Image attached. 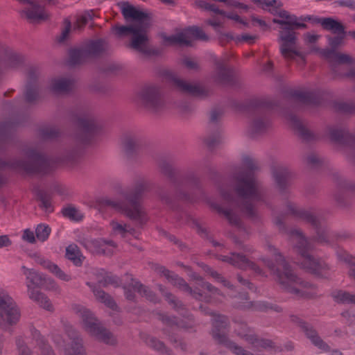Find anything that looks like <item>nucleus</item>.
<instances>
[{
  "mask_svg": "<svg viewBox=\"0 0 355 355\" xmlns=\"http://www.w3.org/2000/svg\"><path fill=\"white\" fill-rule=\"evenodd\" d=\"M246 169L241 170L234 175V190L237 195L235 198L230 191L220 189V193L226 206L209 202L210 206L219 214L223 215L229 223L238 228H243V223L236 214L239 210L248 218L258 221L259 216L252 201L261 202L270 207L268 201V189L257 180L254 171L257 166L252 159L246 157L243 159Z\"/></svg>",
  "mask_w": 355,
  "mask_h": 355,
  "instance_id": "1",
  "label": "nucleus"
},
{
  "mask_svg": "<svg viewBox=\"0 0 355 355\" xmlns=\"http://www.w3.org/2000/svg\"><path fill=\"white\" fill-rule=\"evenodd\" d=\"M19 121H6L0 122V187L7 182V178L3 174L6 170H19L30 174L45 175L52 171L53 164L51 159L38 152L32 147L24 148L23 154L27 159L20 158L6 159L2 155L12 141L13 134Z\"/></svg>",
  "mask_w": 355,
  "mask_h": 355,
  "instance_id": "2",
  "label": "nucleus"
},
{
  "mask_svg": "<svg viewBox=\"0 0 355 355\" xmlns=\"http://www.w3.org/2000/svg\"><path fill=\"white\" fill-rule=\"evenodd\" d=\"M160 172L166 176L175 189V195H171L164 189L158 191L160 201L168 209L176 210L178 208V200L187 202H195L199 200L195 192L203 194L200 180L193 171L180 175L173 167V160L167 157H162L157 162Z\"/></svg>",
  "mask_w": 355,
  "mask_h": 355,
  "instance_id": "3",
  "label": "nucleus"
},
{
  "mask_svg": "<svg viewBox=\"0 0 355 355\" xmlns=\"http://www.w3.org/2000/svg\"><path fill=\"white\" fill-rule=\"evenodd\" d=\"M71 120L76 130L73 144L67 147L59 157L63 162H73L83 154L85 146L103 131V123L93 112L86 107H79L71 112Z\"/></svg>",
  "mask_w": 355,
  "mask_h": 355,
  "instance_id": "4",
  "label": "nucleus"
},
{
  "mask_svg": "<svg viewBox=\"0 0 355 355\" xmlns=\"http://www.w3.org/2000/svg\"><path fill=\"white\" fill-rule=\"evenodd\" d=\"M148 190L149 183L143 179L139 180L133 187L121 193V199L103 197L96 200V205L100 210L113 209L141 227L148 220L142 198L144 193Z\"/></svg>",
  "mask_w": 355,
  "mask_h": 355,
  "instance_id": "5",
  "label": "nucleus"
},
{
  "mask_svg": "<svg viewBox=\"0 0 355 355\" xmlns=\"http://www.w3.org/2000/svg\"><path fill=\"white\" fill-rule=\"evenodd\" d=\"M269 249L275 261L269 259H263V261L285 291L299 298L310 299L318 295V290L314 284L298 277L275 248L269 246Z\"/></svg>",
  "mask_w": 355,
  "mask_h": 355,
  "instance_id": "6",
  "label": "nucleus"
},
{
  "mask_svg": "<svg viewBox=\"0 0 355 355\" xmlns=\"http://www.w3.org/2000/svg\"><path fill=\"white\" fill-rule=\"evenodd\" d=\"M284 216H277L274 218V223L279 230L290 235L295 239V248L302 257L301 266L307 272L322 278H327L329 276L330 268L329 265L322 260L309 254V252L313 249V243L306 239L300 230H288L284 222Z\"/></svg>",
  "mask_w": 355,
  "mask_h": 355,
  "instance_id": "7",
  "label": "nucleus"
},
{
  "mask_svg": "<svg viewBox=\"0 0 355 355\" xmlns=\"http://www.w3.org/2000/svg\"><path fill=\"white\" fill-rule=\"evenodd\" d=\"M288 214L310 224L315 231V236L311 240L322 245H330L336 234L327 225H324L321 218L316 216L311 210L298 209L292 202L286 205Z\"/></svg>",
  "mask_w": 355,
  "mask_h": 355,
  "instance_id": "8",
  "label": "nucleus"
},
{
  "mask_svg": "<svg viewBox=\"0 0 355 355\" xmlns=\"http://www.w3.org/2000/svg\"><path fill=\"white\" fill-rule=\"evenodd\" d=\"M248 111L254 117L250 124V134L254 137L266 132L271 125L270 114L275 108V103L263 98L251 99L247 104Z\"/></svg>",
  "mask_w": 355,
  "mask_h": 355,
  "instance_id": "9",
  "label": "nucleus"
},
{
  "mask_svg": "<svg viewBox=\"0 0 355 355\" xmlns=\"http://www.w3.org/2000/svg\"><path fill=\"white\" fill-rule=\"evenodd\" d=\"M73 310L82 318L85 329L90 335L107 345L116 343L112 334L102 325L89 309L81 305H75Z\"/></svg>",
  "mask_w": 355,
  "mask_h": 355,
  "instance_id": "10",
  "label": "nucleus"
},
{
  "mask_svg": "<svg viewBox=\"0 0 355 355\" xmlns=\"http://www.w3.org/2000/svg\"><path fill=\"white\" fill-rule=\"evenodd\" d=\"M193 277L198 281L197 286L194 288H192L183 278L174 273L168 281L182 291L190 294L197 300L204 301L205 302H209L211 301L210 295L204 293L202 289L207 290L212 295H222L221 292L217 288L210 283L205 282L199 275L194 274Z\"/></svg>",
  "mask_w": 355,
  "mask_h": 355,
  "instance_id": "11",
  "label": "nucleus"
},
{
  "mask_svg": "<svg viewBox=\"0 0 355 355\" xmlns=\"http://www.w3.org/2000/svg\"><path fill=\"white\" fill-rule=\"evenodd\" d=\"M141 105L153 114H159L167 108L164 94L158 85L148 84L144 85L138 94Z\"/></svg>",
  "mask_w": 355,
  "mask_h": 355,
  "instance_id": "12",
  "label": "nucleus"
},
{
  "mask_svg": "<svg viewBox=\"0 0 355 355\" xmlns=\"http://www.w3.org/2000/svg\"><path fill=\"white\" fill-rule=\"evenodd\" d=\"M158 319L166 327L162 329V332L165 334L170 342L175 345V347H180L181 350L186 351L187 344L180 339L174 333V329H189L193 327V320L192 315H187L189 321L180 320L175 316L168 315L164 313H159L157 314Z\"/></svg>",
  "mask_w": 355,
  "mask_h": 355,
  "instance_id": "13",
  "label": "nucleus"
},
{
  "mask_svg": "<svg viewBox=\"0 0 355 355\" xmlns=\"http://www.w3.org/2000/svg\"><path fill=\"white\" fill-rule=\"evenodd\" d=\"M280 26L282 30L279 32L278 42L280 43L279 51L282 55L286 60L300 57L304 62L301 53L296 50V33L289 26Z\"/></svg>",
  "mask_w": 355,
  "mask_h": 355,
  "instance_id": "14",
  "label": "nucleus"
},
{
  "mask_svg": "<svg viewBox=\"0 0 355 355\" xmlns=\"http://www.w3.org/2000/svg\"><path fill=\"white\" fill-rule=\"evenodd\" d=\"M329 136L331 141L346 147L345 153L347 159L355 164V136L345 128H329Z\"/></svg>",
  "mask_w": 355,
  "mask_h": 355,
  "instance_id": "15",
  "label": "nucleus"
},
{
  "mask_svg": "<svg viewBox=\"0 0 355 355\" xmlns=\"http://www.w3.org/2000/svg\"><path fill=\"white\" fill-rule=\"evenodd\" d=\"M21 316L14 300L7 293H0V318L8 325L16 324Z\"/></svg>",
  "mask_w": 355,
  "mask_h": 355,
  "instance_id": "16",
  "label": "nucleus"
},
{
  "mask_svg": "<svg viewBox=\"0 0 355 355\" xmlns=\"http://www.w3.org/2000/svg\"><path fill=\"white\" fill-rule=\"evenodd\" d=\"M290 320L293 324L300 328L306 337L310 340L315 347L324 352L331 351L330 346L321 338L318 331L311 324L297 315H291Z\"/></svg>",
  "mask_w": 355,
  "mask_h": 355,
  "instance_id": "17",
  "label": "nucleus"
},
{
  "mask_svg": "<svg viewBox=\"0 0 355 355\" xmlns=\"http://www.w3.org/2000/svg\"><path fill=\"white\" fill-rule=\"evenodd\" d=\"M38 76L39 70L37 67L31 66L28 69L24 98L25 101L29 104H34L40 99Z\"/></svg>",
  "mask_w": 355,
  "mask_h": 355,
  "instance_id": "18",
  "label": "nucleus"
},
{
  "mask_svg": "<svg viewBox=\"0 0 355 355\" xmlns=\"http://www.w3.org/2000/svg\"><path fill=\"white\" fill-rule=\"evenodd\" d=\"M218 259L243 270L250 268L257 274L262 272L261 269L242 252H233L230 255H220Z\"/></svg>",
  "mask_w": 355,
  "mask_h": 355,
  "instance_id": "19",
  "label": "nucleus"
},
{
  "mask_svg": "<svg viewBox=\"0 0 355 355\" xmlns=\"http://www.w3.org/2000/svg\"><path fill=\"white\" fill-rule=\"evenodd\" d=\"M23 274L26 276V286L30 285L31 288L39 287L46 289H51L54 288L55 282L51 277H48L34 269H30L25 266L21 268Z\"/></svg>",
  "mask_w": 355,
  "mask_h": 355,
  "instance_id": "20",
  "label": "nucleus"
},
{
  "mask_svg": "<svg viewBox=\"0 0 355 355\" xmlns=\"http://www.w3.org/2000/svg\"><path fill=\"white\" fill-rule=\"evenodd\" d=\"M143 146L141 137L135 132H126L121 137V147L129 159L135 157Z\"/></svg>",
  "mask_w": 355,
  "mask_h": 355,
  "instance_id": "21",
  "label": "nucleus"
},
{
  "mask_svg": "<svg viewBox=\"0 0 355 355\" xmlns=\"http://www.w3.org/2000/svg\"><path fill=\"white\" fill-rule=\"evenodd\" d=\"M230 328V321L226 315L217 314L212 319L211 336L214 340L221 344L229 338L227 332Z\"/></svg>",
  "mask_w": 355,
  "mask_h": 355,
  "instance_id": "22",
  "label": "nucleus"
},
{
  "mask_svg": "<svg viewBox=\"0 0 355 355\" xmlns=\"http://www.w3.org/2000/svg\"><path fill=\"white\" fill-rule=\"evenodd\" d=\"M121 12L127 20L132 19L135 21L134 24H150V17L147 13L137 10L135 6L128 2L121 3Z\"/></svg>",
  "mask_w": 355,
  "mask_h": 355,
  "instance_id": "23",
  "label": "nucleus"
},
{
  "mask_svg": "<svg viewBox=\"0 0 355 355\" xmlns=\"http://www.w3.org/2000/svg\"><path fill=\"white\" fill-rule=\"evenodd\" d=\"M215 81L223 85H232L234 82V71L233 68L227 65L225 60H216Z\"/></svg>",
  "mask_w": 355,
  "mask_h": 355,
  "instance_id": "24",
  "label": "nucleus"
},
{
  "mask_svg": "<svg viewBox=\"0 0 355 355\" xmlns=\"http://www.w3.org/2000/svg\"><path fill=\"white\" fill-rule=\"evenodd\" d=\"M272 176L281 194H286L293 176L291 171L286 167L277 166L272 170Z\"/></svg>",
  "mask_w": 355,
  "mask_h": 355,
  "instance_id": "25",
  "label": "nucleus"
},
{
  "mask_svg": "<svg viewBox=\"0 0 355 355\" xmlns=\"http://www.w3.org/2000/svg\"><path fill=\"white\" fill-rule=\"evenodd\" d=\"M238 300L241 301H234L233 306L238 309H252L259 311H267L270 308V303L263 301L251 302L249 300V296L247 293H240Z\"/></svg>",
  "mask_w": 355,
  "mask_h": 355,
  "instance_id": "26",
  "label": "nucleus"
},
{
  "mask_svg": "<svg viewBox=\"0 0 355 355\" xmlns=\"http://www.w3.org/2000/svg\"><path fill=\"white\" fill-rule=\"evenodd\" d=\"M65 331L71 340V347L66 350V355H85L83 339L76 329L70 324H66Z\"/></svg>",
  "mask_w": 355,
  "mask_h": 355,
  "instance_id": "27",
  "label": "nucleus"
},
{
  "mask_svg": "<svg viewBox=\"0 0 355 355\" xmlns=\"http://www.w3.org/2000/svg\"><path fill=\"white\" fill-rule=\"evenodd\" d=\"M173 80L177 88L183 93L199 98H205L209 94V90L204 86L191 85L178 78H174Z\"/></svg>",
  "mask_w": 355,
  "mask_h": 355,
  "instance_id": "28",
  "label": "nucleus"
},
{
  "mask_svg": "<svg viewBox=\"0 0 355 355\" xmlns=\"http://www.w3.org/2000/svg\"><path fill=\"white\" fill-rule=\"evenodd\" d=\"M355 191V183L345 179H340L337 184V190L334 199L337 204L342 207L348 205L347 196L349 192Z\"/></svg>",
  "mask_w": 355,
  "mask_h": 355,
  "instance_id": "29",
  "label": "nucleus"
},
{
  "mask_svg": "<svg viewBox=\"0 0 355 355\" xmlns=\"http://www.w3.org/2000/svg\"><path fill=\"white\" fill-rule=\"evenodd\" d=\"M150 26V24H137L135 31L132 33L131 47L146 54L150 53L146 49L143 48V45L147 42L148 37L146 34V29Z\"/></svg>",
  "mask_w": 355,
  "mask_h": 355,
  "instance_id": "30",
  "label": "nucleus"
},
{
  "mask_svg": "<svg viewBox=\"0 0 355 355\" xmlns=\"http://www.w3.org/2000/svg\"><path fill=\"white\" fill-rule=\"evenodd\" d=\"M289 96L303 104L307 105H318L321 102V98L318 92H302L299 90H291Z\"/></svg>",
  "mask_w": 355,
  "mask_h": 355,
  "instance_id": "31",
  "label": "nucleus"
},
{
  "mask_svg": "<svg viewBox=\"0 0 355 355\" xmlns=\"http://www.w3.org/2000/svg\"><path fill=\"white\" fill-rule=\"evenodd\" d=\"M89 58L101 57L107 50V43L103 39L90 40L83 46Z\"/></svg>",
  "mask_w": 355,
  "mask_h": 355,
  "instance_id": "32",
  "label": "nucleus"
},
{
  "mask_svg": "<svg viewBox=\"0 0 355 355\" xmlns=\"http://www.w3.org/2000/svg\"><path fill=\"white\" fill-rule=\"evenodd\" d=\"M313 21L320 24L324 30L333 34L346 33L345 26L332 17H315Z\"/></svg>",
  "mask_w": 355,
  "mask_h": 355,
  "instance_id": "33",
  "label": "nucleus"
},
{
  "mask_svg": "<svg viewBox=\"0 0 355 355\" xmlns=\"http://www.w3.org/2000/svg\"><path fill=\"white\" fill-rule=\"evenodd\" d=\"M74 86V80L65 77H57L51 79L49 88L55 94H65L71 91Z\"/></svg>",
  "mask_w": 355,
  "mask_h": 355,
  "instance_id": "34",
  "label": "nucleus"
},
{
  "mask_svg": "<svg viewBox=\"0 0 355 355\" xmlns=\"http://www.w3.org/2000/svg\"><path fill=\"white\" fill-rule=\"evenodd\" d=\"M35 261L38 264L41 265L44 269L48 270L50 272L53 274L60 280L69 282L71 279L70 275L65 273L57 264L53 263L50 260L38 256L36 257Z\"/></svg>",
  "mask_w": 355,
  "mask_h": 355,
  "instance_id": "35",
  "label": "nucleus"
},
{
  "mask_svg": "<svg viewBox=\"0 0 355 355\" xmlns=\"http://www.w3.org/2000/svg\"><path fill=\"white\" fill-rule=\"evenodd\" d=\"M286 118L304 140L310 141L317 139L316 136L303 125L297 116L293 114H289Z\"/></svg>",
  "mask_w": 355,
  "mask_h": 355,
  "instance_id": "36",
  "label": "nucleus"
},
{
  "mask_svg": "<svg viewBox=\"0 0 355 355\" xmlns=\"http://www.w3.org/2000/svg\"><path fill=\"white\" fill-rule=\"evenodd\" d=\"M31 334L33 340L40 351V355H55L51 347L49 345L44 337L35 327H31Z\"/></svg>",
  "mask_w": 355,
  "mask_h": 355,
  "instance_id": "37",
  "label": "nucleus"
},
{
  "mask_svg": "<svg viewBox=\"0 0 355 355\" xmlns=\"http://www.w3.org/2000/svg\"><path fill=\"white\" fill-rule=\"evenodd\" d=\"M68 55L67 62L70 67L83 64L89 60L83 46L69 49Z\"/></svg>",
  "mask_w": 355,
  "mask_h": 355,
  "instance_id": "38",
  "label": "nucleus"
},
{
  "mask_svg": "<svg viewBox=\"0 0 355 355\" xmlns=\"http://www.w3.org/2000/svg\"><path fill=\"white\" fill-rule=\"evenodd\" d=\"M28 295L31 300L37 302L44 309L49 311L53 310V305L49 299L44 293L36 290L35 288H31L30 285H28Z\"/></svg>",
  "mask_w": 355,
  "mask_h": 355,
  "instance_id": "39",
  "label": "nucleus"
},
{
  "mask_svg": "<svg viewBox=\"0 0 355 355\" xmlns=\"http://www.w3.org/2000/svg\"><path fill=\"white\" fill-rule=\"evenodd\" d=\"M87 284L92 289L95 297L98 301L104 303L105 305L112 310H116L117 309L116 302L109 294L89 282H87Z\"/></svg>",
  "mask_w": 355,
  "mask_h": 355,
  "instance_id": "40",
  "label": "nucleus"
},
{
  "mask_svg": "<svg viewBox=\"0 0 355 355\" xmlns=\"http://www.w3.org/2000/svg\"><path fill=\"white\" fill-rule=\"evenodd\" d=\"M187 36V39L189 42V44L186 45V46H191L193 45L192 39L201 40V41H208L209 37L203 31V30L198 26H190L184 30L183 32Z\"/></svg>",
  "mask_w": 355,
  "mask_h": 355,
  "instance_id": "41",
  "label": "nucleus"
},
{
  "mask_svg": "<svg viewBox=\"0 0 355 355\" xmlns=\"http://www.w3.org/2000/svg\"><path fill=\"white\" fill-rule=\"evenodd\" d=\"M65 257L76 266H80L83 264L84 257L79 248L75 244H71L66 248Z\"/></svg>",
  "mask_w": 355,
  "mask_h": 355,
  "instance_id": "42",
  "label": "nucleus"
},
{
  "mask_svg": "<svg viewBox=\"0 0 355 355\" xmlns=\"http://www.w3.org/2000/svg\"><path fill=\"white\" fill-rule=\"evenodd\" d=\"M246 341L252 346L260 350L261 349H271L275 347V343L270 339L259 338L256 335L253 336H248Z\"/></svg>",
  "mask_w": 355,
  "mask_h": 355,
  "instance_id": "43",
  "label": "nucleus"
},
{
  "mask_svg": "<svg viewBox=\"0 0 355 355\" xmlns=\"http://www.w3.org/2000/svg\"><path fill=\"white\" fill-rule=\"evenodd\" d=\"M37 200L40 201L39 207L46 212H53L52 196L44 190H39L37 193Z\"/></svg>",
  "mask_w": 355,
  "mask_h": 355,
  "instance_id": "44",
  "label": "nucleus"
},
{
  "mask_svg": "<svg viewBox=\"0 0 355 355\" xmlns=\"http://www.w3.org/2000/svg\"><path fill=\"white\" fill-rule=\"evenodd\" d=\"M147 345L162 355H171L172 350L167 347L164 342L155 337H150L146 339Z\"/></svg>",
  "mask_w": 355,
  "mask_h": 355,
  "instance_id": "45",
  "label": "nucleus"
},
{
  "mask_svg": "<svg viewBox=\"0 0 355 355\" xmlns=\"http://www.w3.org/2000/svg\"><path fill=\"white\" fill-rule=\"evenodd\" d=\"M132 286L135 290H137V292L139 293L141 295L146 297V298L156 304L159 302L158 297L156 294L152 291L148 287L144 286L139 282H135V284H132Z\"/></svg>",
  "mask_w": 355,
  "mask_h": 355,
  "instance_id": "46",
  "label": "nucleus"
},
{
  "mask_svg": "<svg viewBox=\"0 0 355 355\" xmlns=\"http://www.w3.org/2000/svg\"><path fill=\"white\" fill-rule=\"evenodd\" d=\"M159 291L165 297L168 302L173 306V308L177 311H185L183 303L176 298L172 293L166 291V288L162 285L159 286Z\"/></svg>",
  "mask_w": 355,
  "mask_h": 355,
  "instance_id": "47",
  "label": "nucleus"
},
{
  "mask_svg": "<svg viewBox=\"0 0 355 355\" xmlns=\"http://www.w3.org/2000/svg\"><path fill=\"white\" fill-rule=\"evenodd\" d=\"M112 232L114 234H119L124 238L127 234H132L135 229L127 224H121L116 220H112L110 223Z\"/></svg>",
  "mask_w": 355,
  "mask_h": 355,
  "instance_id": "48",
  "label": "nucleus"
},
{
  "mask_svg": "<svg viewBox=\"0 0 355 355\" xmlns=\"http://www.w3.org/2000/svg\"><path fill=\"white\" fill-rule=\"evenodd\" d=\"M253 3L261 5L263 9H266L265 7H271L268 10L269 12L275 16H278V13L279 12V8H281L283 4L282 2H277V0H251Z\"/></svg>",
  "mask_w": 355,
  "mask_h": 355,
  "instance_id": "49",
  "label": "nucleus"
},
{
  "mask_svg": "<svg viewBox=\"0 0 355 355\" xmlns=\"http://www.w3.org/2000/svg\"><path fill=\"white\" fill-rule=\"evenodd\" d=\"M62 214L64 217L75 222L82 220L84 217L81 211L72 205L62 208Z\"/></svg>",
  "mask_w": 355,
  "mask_h": 355,
  "instance_id": "50",
  "label": "nucleus"
},
{
  "mask_svg": "<svg viewBox=\"0 0 355 355\" xmlns=\"http://www.w3.org/2000/svg\"><path fill=\"white\" fill-rule=\"evenodd\" d=\"M40 136L44 140H53L58 138L61 132L55 126H45L40 129Z\"/></svg>",
  "mask_w": 355,
  "mask_h": 355,
  "instance_id": "51",
  "label": "nucleus"
},
{
  "mask_svg": "<svg viewBox=\"0 0 355 355\" xmlns=\"http://www.w3.org/2000/svg\"><path fill=\"white\" fill-rule=\"evenodd\" d=\"M187 35L182 33H178L177 35L167 36L166 35H163V40L164 42L168 43L171 44H179L180 45L185 46L189 44V41L187 39Z\"/></svg>",
  "mask_w": 355,
  "mask_h": 355,
  "instance_id": "52",
  "label": "nucleus"
},
{
  "mask_svg": "<svg viewBox=\"0 0 355 355\" xmlns=\"http://www.w3.org/2000/svg\"><path fill=\"white\" fill-rule=\"evenodd\" d=\"M220 345L230 349L236 355H254L251 352L247 351L242 347L236 345V343L232 341L229 338L227 340V341H224Z\"/></svg>",
  "mask_w": 355,
  "mask_h": 355,
  "instance_id": "53",
  "label": "nucleus"
},
{
  "mask_svg": "<svg viewBox=\"0 0 355 355\" xmlns=\"http://www.w3.org/2000/svg\"><path fill=\"white\" fill-rule=\"evenodd\" d=\"M222 141V137L219 130L216 132L209 134L205 139V143L209 149H214Z\"/></svg>",
  "mask_w": 355,
  "mask_h": 355,
  "instance_id": "54",
  "label": "nucleus"
},
{
  "mask_svg": "<svg viewBox=\"0 0 355 355\" xmlns=\"http://www.w3.org/2000/svg\"><path fill=\"white\" fill-rule=\"evenodd\" d=\"M234 322H236L237 324L236 327L235 328V332L238 336L246 340V338L248 336H254L253 334H250L251 329L245 322H238L236 320H234Z\"/></svg>",
  "mask_w": 355,
  "mask_h": 355,
  "instance_id": "55",
  "label": "nucleus"
},
{
  "mask_svg": "<svg viewBox=\"0 0 355 355\" xmlns=\"http://www.w3.org/2000/svg\"><path fill=\"white\" fill-rule=\"evenodd\" d=\"M102 275V278L98 280L100 286H107V285H117L119 279L116 276L112 275L110 272L102 270L100 273Z\"/></svg>",
  "mask_w": 355,
  "mask_h": 355,
  "instance_id": "56",
  "label": "nucleus"
},
{
  "mask_svg": "<svg viewBox=\"0 0 355 355\" xmlns=\"http://www.w3.org/2000/svg\"><path fill=\"white\" fill-rule=\"evenodd\" d=\"M51 228L44 224H40L35 229V235L37 239L42 242L46 241L50 235Z\"/></svg>",
  "mask_w": 355,
  "mask_h": 355,
  "instance_id": "57",
  "label": "nucleus"
},
{
  "mask_svg": "<svg viewBox=\"0 0 355 355\" xmlns=\"http://www.w3.org/2000/svg\"><path fill=\"white\" fill-rule=\"evenodd\" d=\"M352 62H353V59L350 55H349L347 54L336 52L335 59L332 64L331 67H332L333 71H336V69L338 64H351Z\"/></svg>",
  "mask_w": 355,
  "mask_h": 355,
  "instance_id": "58",
  "label": "nucleus"
},
{
  "mask_svg": "<svg viewBox=\"0 0 355 355\" xmlns=\"http://www.w3.org/2000/svg\"><path fill=\"white\" fill-rule=\"evenodd\" d=\"M137 26V24H131L129 26H115L113 29L115 34L118 37H123L132 35Z\"/></svg>",
  "mask_w": 355,
  "mask_h": 355,
  "instance_id": "59",
  "label": "nucleus"
},
{
  "mask_svg": "<svg viewBox=\"0 0 355 355\" xmlns=\"http://www.w3.org/2000/svg\"><path fill=\"white\" fill-rule=\"evenodd\" d=\"M336 36H327L328 40V44L331 49H334L336 51V49L342 45L343 41L346 37V33H338L335 34Z\"/></svg>",
  "mask_w": 355,
  "mask_h": 355,
  "instance_id": "60",
  "label": "nucleus"
},
{
  "mask_svg": "<svg viewBox=\"0 0 355 355\" xmlns=\"http://www.w3.org/2000/svg\"><path fill=\"white\" fill-rule=\"evenodd\" d=\"M297 20H298V18L295 15V19H293L292 21H283V20H279L278 19L274 18L272 19V22L274 24H279V25L289 26L290 27H291L293 28V30L294 31L296 29L306 28V26H307L306 24H305L304 23L298 22Z\"/></svg>",
  "mask_w": 355,
  "mask_h": 355,
  "instance_id": "61",
  "label": "nucleus"
},
{
  "mask_svg": "<svg viewBox=\"0 0 355 355\" xmlns=\"http://www.w3.org/2000/svg\"><path fill=\"white\" fill-rule=\"evenodd\" d=\"M15 343L19 355H32L31 349L26 345L22 337H17Z\"/></svg>",
  "mask_w": 355,
  "mask_h": 355,
  "instance_id": "62",
  "label": "nucleus"
},
{
  "mask_svg": "<svg viewBox=\"0 0 355 355\" xmlns=\"http://www.w3.org/2000/svg\"><path fill=\"white\" fill-rule=\"evenodd\" d=\"M331 296L335 302L340 304H347L349 293L342 290H337L332 293Z\"/></svg>",
  "mask_w": 355,
  "mask_h": 355,
  "instance_id": "63",
  "label": "nucleus"
},
{
  "mask_svg": "<svg viewBox=\"0 0 355 355\" xmlns=\"http://www.w3.org/2000/svg\"><path fill=\"white\" fill-rule=\"evenodd\" d=\"M24 62L23 56L16 54L11 53L9 55L8 58V65L11 68H17L21 66Z\"/></svg>",
  "mask_w": 355,
  "mask_h": 355,
  "instance_id": "64",
  "label": "nucleus"
}]
</instances>
